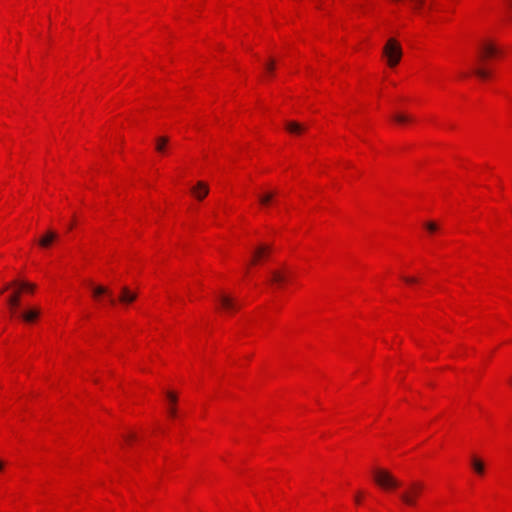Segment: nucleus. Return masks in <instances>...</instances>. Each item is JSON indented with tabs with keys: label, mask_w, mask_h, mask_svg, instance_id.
Returning <instances> with one entry per match:
<instances>
[{
	"label": "nucleus",
	"mask_w": 512,
	"mask_h": 512,
	"mask_svg": "<svg viewBox=\"0 0 512 512\" xmlns=\"http://www.w3.org/2000/svg\"><path fill=\"white\" fill-rule=\"evenodd\" d=\"M3 462L0 460V471L3 469Z\"/></svg>",
	"instance_id": "5"
},
{
	"label": "nucleus",
	"mask_w": 512,
	"mask_h": 512,
	"mask_svg": "<svg viewBox=\"0 0 512 512\" xmlns=\"http://www.w3.org/2000/svg\"><path fill=\"white\" fill-rule=\"evenodd\" d=\"M423 484L420 482H411L405 489L399 493V498L403 504L414 507L417 504V499L421 495Z\"/></svg>",
	"instance_id": "1"
},
{
	"label": "nucleus",
	"mask_w": 512,
	"mask_h": 512,
	"mask_svg": "<svg viewBox=\"0 0 512 512\" xmlns=\"http://www.w3.org/2000/svg\"><path fill=\"white\" fill-rule=\"evenodd\" d=\"M355 502H356L357 504H359V503H360V497H359V495H357V496L355 497Z\"/></svg>",
	"instance_id": "4"
},
{
	"label": "nucleus",
	"mask_w": 512,
	"mask_h": 512,
	"mask_svg": "<svg viewBox=\"0 0 512 512\" xmlns=\"http://www.w3.org/2000/svg\"><path fill=\"white\" fill-rule=\"evenodd\" d=\"M471 467L478 475H483L485 472L484 462L478 457L473 456L471 458Z\"/></svg>",
	"instance_id": "3"
},
{
	"label": "nucleus",
	"mask_w": 512,
	"mask_h": 512,
	"mask_svg": "<svg viewBox=\"0 0 512 512\" xmlns=\"http://www.w3.org/2000/svg\"><path fill=\"white\" fill-rule=\"evenodd\" d=\"M374 481L385 490H392L401 486L400 481L392 473L384 469H376L374 471Z\"/></svg>",
	"instance_id": "2"
}]
</instances>
